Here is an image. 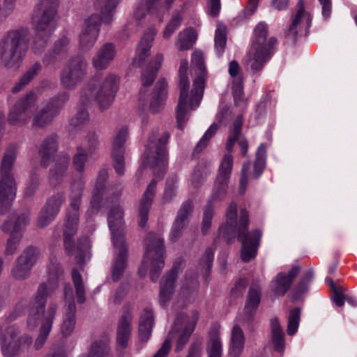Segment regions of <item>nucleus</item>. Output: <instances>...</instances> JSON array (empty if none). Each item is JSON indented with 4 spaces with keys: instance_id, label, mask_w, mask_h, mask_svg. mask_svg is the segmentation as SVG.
I'll use <instances>...</instances> for the list:
<instances>
[{
    "instance_id": "50",
    "label": "nucleus",
    "mask_w": 357,
    "mask_h": 357,
    "mask_svg": "<svg viewBox=\"0 0 357 357\" xmlns=\"http://www.w3.org/2000/svg\"><path fill=\"white\" fill-rule=\"evenodd\" d=\"M233 167V158L230 153L225 154L220 162L217 178L220 179H229Z\"/></svg>"
},
{
    "instance_id": "14",
    "label": "nucleus",
    "mask_w": 357,
    "mask_h": 357,
    "mask_svg": "<svg viewBox=\"0 0 357 357\" xmlns=\"http://www.w3.org/2000/svg\"><path fill=\"white\" fill-rule=\"evenodd\" d=\"M88 63L82 55L72 56L65 64L60 74L61 84L67 89H75L85 78Z\"/></svg>"
},
{
    "instance_id": "59",
    "label": "nucleus",
    "mask_w": 357,
    "mask_h": 357,
    "mask_svg": "<svg viewBox=\"0 0 357 357\" xmlns=\"http://www.w3.org/2000/svg\"><path fill=\"white\" fill-rule=\"evenodd\" d=\"M213 206L211 201L207 203L204 211V216L202 224V231L204 234H206L211 225V220L213 216Z\"/></svg>"
},
{
    "instance_id": "21",
    "label": "nucleus",
    "mask_w": 357,
    "mask_h": 357,
    "mask_svg": "<svg viewBox=\"0 0 357 357\" xmlns=\"http://www.w3.org/2000/svg\"><path fill=\"white\" fill-rule=\"evenodd\" d=\"M180 269V264L176 261L172 269L160 281L159 299L162 305L169 301L174 291V284Z\"/></svg>"
},
{
    "instance_id": "38",
    "label": "nucleus",
    "mask_w": 357,
    "mask_h": 357,
    "mask_svg": "<svg viewBox=\"0 0 357 357\" xmlns=\"http://www.w3.org/2000/svg\"><path fill=\"white\" fill-rule=\"evenodd\" d=\"M108 178V172L106 169L99 171L95 185L94 192L91 201L93 208H98L100 203L102 193L105 189V182Z\"/></svg>"
},
{
    "instance_id": "3",
    "label": "nucleus",
    "mask_w": 357,
    "mask_h": 357,
    "mask_svg": "<svg viewBox=\"0 0 357 357\" xmlns=\"http://www.w3.org/2000/svg\"><path fill=\"white\" fill-rule=\"evenodd\" d=\"M84 185L85 181L82 176L75 179L71 184L70 203L67 210L63 231L65 250L68 255H75L76 263L80 266L84 263L86 252L91 248L90 241L86 236L79 238L76 245L73 240L77 230L79 208L82 202Z\"/></svg>"
},
{
    "instance_id": "6",
    "label": "nucleus",
    "mask_w": 357,
    "mask_h": 357,
    "mask_svg": "<svg viewBox=\"0 0 357 357\" xmlns=\"http://www.w3.org/2000/svg\"><path fill=\"white\" fill-rule=\"evenodd\" d=\"M120 0H98L95 6L98 13L85 20V27L79 35V47L83 50L91 49L98 40L101 22L110 24Z\"/></svg>"
},
{
    "instance_id": "17",
    "label": "nucleus",
    "mask_w": 357,
    "mask_h": 357,
    "mask_svg": "<svg viewBox=\"0 0 357 357\" xmlns=\"http://www.w3.org/2000/svg\"><path fill=\"white\" fill-rule=\"evenodd\" d=\"M37 101L35 93L30 91L22 96L11 108L8 121L12 125H23L30 119L29 111L33 108Z\"/></svg>"
},
{
    "instance_id": "45",
    "label": "nucleus",
    "mask_w": 357,
    "mask_h": 357,
    "mask_svg": "<svg viewBox=\"0 0 357 357\" xmlns=\"http://www.w3.org/2000/svg\"><path fill=\"white\" fill-rule=\"evenodd\" d=\"M89 154L83 146L77 147L76 153L73 158V165L77 172H84L85 164L88 160Z\"/></svg>"
},
{
    "instance_id": "55",
    "label": "nucleus",
    "mask_w": 357,
    "mask_h": 357,
    "mask_svg": "<svg viewBox=\"0 0 357 357\" xmlns=\"http://www.w3.org/2000/svg\"><path fill=\"white\" fill-rule=\"evenodd\" d=\"M300 316L301 310L299 308L296 307L290 311L287 326V333L289 335H294L297 331L300 321Z\"/></svg>"
},
{
    "instance_id": "23",
    "label": "nucleus",
    "mask_w": 357,
    "mask_h": 357,
    "mask_svg": "<svg viewBox=\"0 0 357 357\" xmlns=\"http://www.w3.org/2000/svg\"><path fill=\"white\" fill-rule=\"evenodd\" d=\"M116 54L114 45L111 43H106L100 47L93 56L92 66L96 70L106 69L114 60Z\"/></svg>"
},
{
    "instance_id": "36",
    "label": "nucleus",
    "mask_w": 357,
    "mask_h": 357,
    "mask_svg": "<svg viewBox=\"0 0 357 357\" xmlns=\"http://www.w3.org/2000/svg\"><path fill=\"white\" fill-rule=\"evenodd\" d=\"M261 301V290L259 287H250L244 308L245 315L250 320L255 312Z\"/></svg>"
},
{
    "instance_id": "62",
    "label": "nucleus",
    "mask_w": 357,
    "mask_h": 357,
    "mask_svg": "<svg viewBox=\"0 0 357 357\" xmlns=\"http://www.w3.org/2000/svg\"><path fill=\"white\" fill-rule=\"evenodd\" d=\"M250 161H245L241 169V175L239 181V192L244 194L248 183V172L250 171Z\"/></svg>"
},
{
    "instance_id": "58",
    "label": "nucleus",
    "mask_w": 357,
    "mask_h": 357,
    "mask_svg": "<svg viewBox=\"0 0 357 357\" xmlns=\"http://www.w3.org/2000/svg\"><path fill=\"white\" fill-rule=\"evenodd\" d=\"M127 136L128 129L126 128H121L114 138L112 152H123V145Z\"/></svg>"
},
{
    "instance_id": "35",
    "label": "nucleus",
    "mask_w": 357,
    "mask_h": 357,
    "mask_svg": "<svg viewBox=\"0 0 357 357\" xmlns=\"http://www.w3.org/2000/svg\"><path fill=\"white\" fill-rule=\"evenodd\" d=\"M76 306L74 301L68 303L63 315L61 331L63 336L68 337L74 331L76 324Z\"/></svg>"
},
{
    "instance_id": "4",
    "label": "nucleus",
    "mask_w": 357,
    "mask_h": 357,
    "mask_svg": "<svg viewBox=\"0 0 357 357\" xmlns=\"http://www.w3.org/2000/svg\"><path fill=\"white\" fill-rule=\"evenodd\" d=\"M28 29L20 28L8 31L0 40V61L5 67L17 69L29 49Z\"/></svg>"
},
{
    "instance_id": "10",
    "label": "nucleus",
    "mask_w": 357,
    "mask_h": 357,
    "mask_svg": "<svg viewBox=\"0 0 357 357\" xmlns=\"http://www.w3.org/2000/svg\"><path fill=\"white\" fill-rule=\"evenodd\" d=\"M170 133L167 130H153L149 136L144 153V164L151 168L158 167L162 176L167 162V145Z\"/></svg>"
},
{
    "instance_id": "5",
    "label": "nucleus",
    "mask_w": 357,
    "mask_h": 357,
    "mask_svg": "<svg viewBox=\"0 0 357 357\" xmlns=\"http://www.w3.org/2000/svg\"><path fill=\"white\" fill-rule=\"evenodd\" d=\"M59 0H40L33 17L36 34L32 50L36 54L45 50L52 31Z\"/></svg>"
},
{
    "instance_id": "9",
    "label": "nucleus",
    "mask_w": 357,
    "mask_h": 357,
    "mask_svg": "<svg viewBox=\"0 0 357 357\" xmlns=\"http://www.w3.org/2000/svg\"><path fill=\"white\" fill-rule=\"evenodd\" d=\"M15 147L8 148L2 158L0 169V212L3 213L10 206L17 191V183L11 170L16 159Z\"/></svg>"
},
{
    "instance_id": "52",
    "label": "nucleus",
    "mask_w": 357,
    "mask_h": 357,
    "mask_svg": "<svg viewBox=\"0 0 357 357\" xmlns=\"http://www.w3.org/2000/svg\"><path fill=\"white\" fill-rule=\"evenodd\" d=\"M31 269L32 268L29 267L16 259L11 270V275L17 280H24L29 277Z\"/></svg>"
},
{
    "instance_id": "48",
    "label": "nucleus",
    "mask_w": 357,
    "mask_h": 357,
    "mask_svg": "<svg viewBox=\"0 0 357 357\" xmlns=\"http://www.w3.org/2000/svg\"><path fill=\"white\" fill-rule=\"evenodd\" d=\"M266 165V146L261 144L256 153L254 163V177L257 178L263 172Z\"/></svg>"
},
{
    "instance_id": "34",
    "label": "nucleus",
    "mask_w": 357,
    "mask_h": 357,
    "mask_svg": "<svg viewBox=\"0 0 357 357\" xmlns=\"http://www.w3.org/2000/svg\"><path fill=\"white\" fill-rule=\"evenodd\" d=\"M162 61V54H158L149 65L143 69L141 75V81L143 86H149L153 84Z\"/></svg>"
},
{
    "instance_id": "42",
    "label": "nucleus",
    "mask_w": 357,
    "mask_h": 357,
    "mask_svg": "<svg viewBox=\"0 0 357 357\" xmlns=\"http://www.w3.org/2000/svg\"><path fill=\"white\" fill-rule=\"evenodd\" d=\"M40 256V250L36 247L30 245L26 248L21 252L17 259L24 264L27 265L29 267L33 268L38 260Z\"/></svg>"
},
{
    "instance_id": "20",
    "label": "nucleus",
    "mask_w": 357,
    "mask_h": 357,
    "mask_svg": "<svg viewBox=\"0 0 357 357\" xmlns=\"http://www.w3.org/2000/svg\"><path fill=\"white\" fill-rule=\"evenodd\" d=\"M157 179L153 178L144 191L138 209L139 226L144 228L149 219V212L156 193Z\"/></svg>"
},
{
    "instance_id": "1",
    "label": "nucleus",
    "mask_w": 357,
    "mask_h": 357,
    "mask_svg": "<svg viewBox=\"0 0 357 357\" xmlns=\"http://www.w3.org/2000/svg\"><path fill=\"white\" fill-rule=\"evenodd\" d=\"M62 274L63 270L60 266L56 263H52L49 267L47 281L40 283L36 292L27 324L30 328H33L37 326L38 320L41 322L39 335L34 344L37 349L44 345L52 329L58 305L55 303H50L46 310L45 305L47 297L50 296L58 287L59 278Z\"/></svg>"
},
{
    "instance_id": "11",
    "label": "nucleus",
    "mask_w": 357,
    "mask_h": 357,
    "mask_svg": "<svg viewBox=\"0 0 357 357\" xmlns=\"http://www.w3.org/2000/svg\"><path fill=\"white\" fill-rule=\"evenodd\" d=\"M198 319L199 313L197 311L190 314L181 312L177 314L167 338L170 340V342L173 338H176V352H180L184 349L195 328Z\"/></svg>"
},
{
    "instance_id": "51",
    "label": "nucleus",
    "mask_w": 357,
    "mask_h": 357,
    "mask_svg": "<svg viewBox=\"0 0 357 357\" xmlns=\"http://www.w3.org/2000/svg\"><path fill=\"white\" fill-rule=\"evenodd\" d=\"M188 68V61L182 59L178 69V88L179 91L182 92H188L190 87V81L187 76Z\"/></svg>"
},
{
    "instance_id": "22",
    "label": "nucleus",
    "mask_w": 357,
    "mask_h": 357,
    "mask_svg": "<svg viewBox=\"0 0 357 357\" xmlns=\"http://www.w3.org/2000/svg\"><path fill=\"white\" fill-rule=\"evenodd\" d=\"M132 320L131 312L128 309L125 310L118 322L116 329V343L121 349H126L128 345L132 332Z\"/></svg>"
},
{
    "instance_id": "49",
    "label": "nucleus",
    "mask_w": 357,
    "mask_h": 357,
    "mask_svg": "<svg viewBox=\"0 0 357 357\" xmlns=\"http://www.w3.org/2000/svg\"><path fill=\"white\" fill-rule=\"evenodd\" d=\"M314 273L312 269L305 272L294 289V297L298 298L308 290L309 284L312 280Z\"/></svg>"
},
{
    "instance_id": "13",
    "label": "nucleus",
    "mask_w": 357,
    "mask_h": 357,
    "mask_svg": "<svg viewBox=\"0 0 357 357\" xmlns=\"http://www.w3.org/2000/svg\"><path fill=\"white\" fill-rule=\"evenodd\" d=\"M69 99L67 93H61L51 99L43 102L41 107L33 114V128H45L50 126L63 109Z\"/></svg>"
},
{
    "instance_id": "46",
    "label": "nucleus",
    "mask_w": 357,
    "mask_h": 357,
    "mask_svg": "<svg viewBox=\"0 0 357 357\" xmlns=\"http://www.w3.org/2000/svg\"><path fill=\"white\" fill-rule=\"evenodd\" d=\"M178 40L179 50H189L196 40V35L192 29H185L179 33Z\"/></svg>"
},
{
    "instance_id": "64",
    "label": "nucleus",
    "mask_w": 357,
    "mask_h": 357,
    "mask_svg": "<svg viewBox=\"0 0 357 357\" xmlns=\"http://www.w3.org/2000/svg\"><path fill=\"white\" fill-rule=\"evenodd\" d=\"M114 167L116 173L122 175L125 171L123 152H112Z\"/></svg>"
},
{
    "instance_id": "56",
    "label": "nucleus",
    "mask_w": 357,
    "mask_h": 357,
    "mask_svg": "<svg viewBox=\"0 0 357 357\" xmlns=\"http://www.w3.org/2000/svg\"><path fill=\"white\" fill-rule=\"evenodd\" d=\"M218 129V126L216 124H212L209 128L204 133L202 138L197 143L195 150L194 154L200 153L207 146L208 142L210 140L211 137L215 135Z\"/></svg>"
},
{
    "instance_id": "2",
    "label": "nucleus",
    "mask_w": 357,
    "mask_h": 357,
    "mask_svg": "<svg viewBox=\"0 0 357 357\" xmlns=\"http://www.w3.org/2000/svg\"><path fill=\"white\" fill-rule=\"evenodd\" d=\"M249 214L245 208L240 211L237 215V204L231 202L226 212V222L219 228V234L230 243L237 235L242 243L241 258L244 262L250 261L257 254L259 245L261 232L255 229L248 232Z\"/></svg>"
},
{
    "instance_id": "18",
    "label": "nucleus",
    "mask_w": 357,
    "mask_h": 357,
    "mask_svg": "<svg viewBox=\"0 0 357 357\" xmlns=\"http://www.w3.org/2000/svg\"><path fill=\"white\" fill-rule=\"evenodd\" d=\"M298 9L293 16L291 24L285 34L287 43L294 44L296 42L298 34L302 33V32L306 33L311 24V17L310 14L305 10L303 0L298 1Z\"/></svg>"
},
{
    "instance_id": "63",
    "label": "nucleus",
    "mask_w": 357,
    "mask_h": 357,
    "mask_svg": "<svg viewBox=\"0 0 357 357\" xmlns=\"http://www.w3.org/2000/svg\"><path fill=\"white\" fill-rule=\"evenodd\" d=\"M181 21L182 17L180 15H176L173 16L163 32V37L165 38H169L180 26Z\"/></svg>"
},
{
    "instance_id": "54",
    "label": "nucleus",
    "mask_w": 357,
    "mask_h": 357,
    "mask_svg": "<svg viewBox=\"0 0 357 357\" xmlns=\"http://www.w3.org/2000/svg\"><path fill=\"white\" fill-rule=\"evenodd\" d=\"M227 185L228 180L217 178L215 182L213 193L208 202L211 201V204L213 205V201L222 199L226 195Z\"/></svg>"
},
{
    "instance_id": "31",
    "label": "nucleus",
    "mask_w": 357,
    "mask_h": 357,
    "mask_svg": "<svg viewBox=\"0 0 357 357\" xmlns=\"http://www.w3.org/2000/svg\"><path fill=\"white\" fill-rule=\"evenodd\" d=\"M167 82L165 78H160L157 82L152 93L150 109L153 113L160 111L167 93Z\"/></svg>"
},
{
    "instance_id": "33",
    "label": "nucleus",
    "mask_w": 357,
    "mask_h": 357,
    "mask_svg": "<svg viewBox=\"0 0 357 357\" xmlns=\"http://www.w3.org/2000/svg\"><path fill=\"white\" fill-rule=\"evenodd\" d=\"M245 336L242 328L235 324L231 330L229 344V355L231 357H239L243 351Z\"/></svg>"
},
{
    "instance_id": "12",
    "label": "nucleus",
    "mask_w": 357,
    "mask_h": 357,
    "mask_svg": "<svg viewBox=\"0 0 357 357\" xmlns=\"http://www.w3.org/2000/svg\"><path fill=\"white\" fill-rule=\"evenodd\" d=\"M146 251L142 263L150 261V278L156 282L164 268L165 246L163 239L154 233H149L146 240Z\"/></svg>"
},
{
    "instance_id": "57",
    "label": "nucleus",
    "mask_w": 357,
    "mask_h": 357,
    "mask_svg": "<svg viewBox=\"0 0 357 357\" xmlns=\"http://www.w3.org/2000/svg\"><path fill=\"white\" fill-rule=\"evenodd\" d=\"M176 180L167 179L166 187L162 198V204L169 203L176 196V190L177 188Z\"/></svg>"
},
{
    "instance_id": "27",
    "label": "nucleus",
    "mask_w": 357,
    "mask_h": 357,
    "mask_svg": "<svg viewBox=\"0 0 357 357\" xmlns=\"http://www.w3.org/2000/svg\"><path fill=\"white\" fill-rule=\"evenodd\" d=\"M192 202L190 200L186 201L181 206L171 231L170 239L172 241H177V239L181 236L183 229L185 227V222L188 214L192 211Z\"/></svg>"
},
{
    "instance_id": "25",
    "label": "nucleus",
    "mask_w": 357,
    "mask_h": 357,
    "mask_svg": "<svg viewBox=\"0 0 357 357\" xmlns=\"http://www.w3.org/2000/svg\"><path fill=\"white\" fill-rule=\"evenodd\" d=\"M57 151V136L56 135H52L45 138L39 149L41 166L47 167L53 160Z\"/></svg>"
},
{
    "instance_id": "24",
    "label": "nucleus",
    "mask_w": 357,
    "mask_h": 357,
    "mask_svg": "<svg viewBox=\"0 0 357 357\" xmlns=\"http://www.w3.org/2000/svg\"><path fill=\"white\" fill-rule=\"evenodd\" d=\"M298 266H294L287 273H279L273 282V291L278 296H284L290 289L291 284L300 272Z\"/></svg>"
},
{
    "instance_id": "29",
    "label": "nucleus",
    "mask_w": 357,
    "mask_h": 357,
    "mask_svg": "<svg viewBox=\"0 0 357 357\" xmlns=\"http://www.w3.org/2000/svg\"><path fill=\"white\" fill-rule=\"evenodd\" d=\"M188 92L180 91L178 102L176 109L177 128L181 130L184 128L185 123L188 121L189 111L193 110L199 106V105L197 106H194L193 108L190 107V103L191 95L188 100Z\"/></svg>"
},
{
    "instance_id": "43",
    "label": "nucleus",
    "mask_w": 357,
    "mask_h": 357,
    "mask_svg": "<svg viewBox=\"0 0 357 357\" xmlns=\"http://www.w3.org/2000/svg\"><path fill=\"white\" fill-rule=\"evenodd\" d=\"M243 123V116L241 115H238L233 123L232 128L230 130L229 135L228 137L226 144V149L229 153L232 151L234 144L240 137Z\"/></svg>"
},
{
    "instance_id": "61",
    "label": "nucleus",
    "mask_w": 357,
    "mask_h": 357,
    "mask_svg": "<svg viewBox=\"0 0 357 357\" xmlns=\"http://www.w3.org/2000/svg\"><path fill=\"white\" fill-rule=\"evenodd\" d=\"M232 93L235 105H239L243 101V82L241 79H236L233 82Z\"/></svg>"
},
{
    "instance_id": "30",
    "label": "nucleus",
    "mask_w": 357,
    "mask_h": 357,
    "mask_svg": "<svg viewBox=\"0 0 357 357\" xmlns=\"http://www.w3.org/2000/svg\"><path fill=\"white\" fill-rule=\"evenodd\" d=\"M70 157L67 154L59 155L54 165L50 169V182L56 186L60 184L66 175Z\"/></svg>"
},
{
    "instance_id": "40",
    "label": "nucleus",
    "mask_w": 357,
    "mask_h": 357,
    "mask_svg": "<svg viewBox=\"0 0 357 357\" xmlns=\"http://www.w3.org/2000/svg\"><path fill=\"white\" fill-rule=\"evenodd\" d=\"M206 350L208 357H221L222 356V342L220 332L217 328H213L210 331Z\"/></svg>"
},
{
    "instance_id": "41",
    "label": "nucleus",
    "mask_w": 357,
    "mask_h": 357,
    "mask_svg": "<svg viewBox=\"0 0 357 357\" xmlns=\"http://www.w3.org/2000/svg\"><path fill=\"white\" fill-rule=\"evenodd\" d=\"M227 40V26L222 22H218L217 29L215 31L214 43L215 50L217 54L220 56L224 52Z\"/></svg>"
},
{
    "instance_id": "26",
    "label": "nucleus",
    "mask_w": 357,
    "mask_h": 357,
    "mask_svg": "<svg viewBox=\"0 0 357 357\" xmlns=\"http://www.w3.org/2000/svg\"><path fill=\"white\" fill-rule=\"evenodd\" d=\"M156 35V30L153 28L149 29L144 34L137 50V54L133 59V65L139 67L149 56L151 43Z\"/></svg>"
},
{
    "instance_id": "8",
    "label": "nucleus",
    "mask_w": 357,
    "mask_h": 357,
    "mask_svg": "<svg viewBox=\"0 0 357 357\" xmlns=\"http://www.w3.org/2000/svg\"><path fill=\"white\" fill-rule=\"evenodd\" d=\"M254 36L252 45L249 52L248 63L251 70L256 73L263 68L265 63L271 57L277 39L271 37L267 40L268 25L264 22H259L256 26Z\"/></svg>"
},
{
    "instance_id": "7",
    "label": "nucleus",
    "mask_w": 357,
    "mask_h": 357,
    "mask_svg": "<svg viewBox=\"0 0 357 357\" xmlns=\"http://www.w3.org/2000/svg\"><path fill=\"white\" fill-rule=\"evenodd\" d=\"M119 88V79L114 74L105 77L96 75L82 91L80 102L86 106L95 99L101 110L108 109L112 105Z\"/></svg>"
},
{
    "instance_id": "32",
    "label": "nucleus",
    "mask_w": 357,
    "mask_h": 357,
    "mask_svg": "<svg viewBox=\"0 0 357 357\" xmlns=\"http://www.w3.org/2000/svg\"><path fill=\"white\" fill-rule=\"evenodd\" d=\"M153 324L154 317L153 311L149 308H145L139 321V337L141 341L144 342L148 341L151 335Z\"/></svg>"
},
{
    "instance_id": "37",
    "label": "nucleus",
    "mask_w": 357,
    "mask_h": 357,
    "mask_svg": "<svg viewBox=\"0 0 357 357\" xmlns=\"http://www.w3.org/2000/svg\"><path fill=\"white\" fill-rule=\"evenodd\" d=\"M42 66L39 62H36L31 65L13 87L12 92L17 93L22 91L37 76Z\"/></svg>"
},
{
    "instance_id": "39",
    "label": "nucleus",
    "mask_w": 357,
    "mask_h": 357,
    "mask_svg": "<svg viewBox=\"0 0 357 357\" xmlns=\"http://www.w3.org/2000/svg\"><path fill=\"white\" fill-rule=\"evenodd\" d=\"M272 342L275 350L282 352L285 346L283 329L277 317L271 320Z\"/></svg>"
},
{
    "instance_id": "53",
    "label": "nucleus",
    "mask_w": 357,
    "mask_h": 357,
    "mask_svg": "<svg viewBox=\"0 0 357 357\" xmlns=\"http://www.w3.org/2000/svg\"><path fill=\"white\" fill-rule=\"evenodd\" d=\"M88 357H112L110 349L103 342H94L90 348Z\"/></svg>"
},
{
    "instance_id": "19",
    "label": "nucleus",
    "mask_w": 357,
    "mask_h": 357,
    "mask_svg": "<svg viewBox=\"0 0 357 357\" xmlns=\"http://www.w3.org/2000/svg\"><path fill=\"white\" fill-rule=\"evenodd\" d=\"M115 256L112 266V279L114 282L119 281L123 276L128 266V245L126 239L119 236L114 240Z\"/></svg>"
},
{
    "instance_id": "47",
    "label": "nucleus",
    "mask_w": 357,
    "mask_h": 357,
    "mask_svg": "<svg viewBox=\"0 0 357 357\" xmlns=\"http://www.w3.org/2000/svg\"><path fill=\"white\" fill-rule=\"evenodd\" d=\"M65 202V195L63 192H57L56 194L50 197L43 207L50 213L55 215L58 214L61 205Z\"/></svg>"
},
{
    "instance_id": "60",
    "label": "nucleus",
    "mask_w": 357,
    "mask_h": 357,
    "mask_svg": "<svg viewBox=\"0 0 357 357\" xmlns=\"http://www.w3.org/2000/svg\"><path fill=\"white\" fill-rule=\"evenodd\" d=\"M210 173L209 169L206 167L198 166L194 171L192 176V184L194 188H197L201 185L204 178Z\"/></svg>"
},
{
    "instance_id": "16",
    "label": "nucleus",
    "mask_w": 357,
    "mask_h": 357,
    "mask_svg": "<svg viewBox=\"0 0 357 357\" xmlns=\"http://www.w3.org/2000/svg\"><path fill=\"white\" fill-rule=\"evenodd\" d=\"M192 68L197 71L198 75L193 81V89L191 91L190 105L192 108L199 105L204 94L206 80V68L204 57L201 52H195L192 55Z\"/></svg>"
},
{
    "instance_id": "28",
    "label": "nucleus",
    "mask_w": 357,
    "mask_h": 357,
    "mask_svg": "<svg viewBox=\"0 0 357 357\" xmlns=\"http://www.w3.org/2000/svg\"><path fill=\"white\" fill-rule=\"evenodd\" d=\"M123 215V209L119 206L112 208L109 214L108 222L112 234V243H114V238H119V236L122 237L123 239H126Z\"/></svg>"
},
{
    "instance_id": "44",
    "label": "nucleus",
    "mask_w": 357,
    "mask_h": 357,
    "mask_svg": "<svg viewBox=\"0 0 357 357\" xmlns=\"http://www.w3.org/2000/svg\"><path fill=\"white\" fill-rule=\"evenodd\" d=\"M72 280L74 284L77 303L82 304L86 301L85 288L81 274L76 268H73L71 273Z\"/></svg>"
},
{
    "instance_id": "15",
    "label": "nucleus",
    "mask_w": 357,
    "mask_h": 357,
    "mask_svg": "<svg viewBox=\"0 0 357 357\" xmlns=\"http://www.w3.org/2000/svg\"><path fill=\"white\" fill-rule=\"evenodd\" d=\"M29 221L28 215L13 214L9 220L5 221L2 225L1 229L3 231L11 233L6 245L5 254L6 255H13L17 251L21 239V234L19 231L28 224Z\"/></svg>"
}]
</instances>
